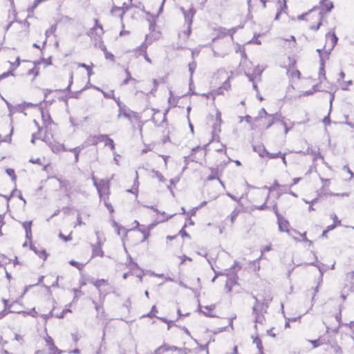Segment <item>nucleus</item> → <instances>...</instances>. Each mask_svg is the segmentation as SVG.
<instances>
[{"label": "nucleus", "instance_id": "1", "mask_svg": "<svg viewBox=\"0 0 354 354\" xmlns=\"http://www.w3.org/2000/svg\"><path fill=\"white\" fill-rule=\"evenodd\" d=\"M241 266L236 261L230 268L225 270V276L227 277L225 283V289L228 292H230L232 287L237 283L239 277L236 272L241 270Z\"/></svg>", "mask_w": 354, "mask_h": 354}, {"label": "nucleus", "instance_id": "2", "mask_svg": "<svg viewBox=\"0 0 354 354\" xmlns=\"http://www.w3.org/2000/svg\"><path fill=\"white\" fill-rule=\"evenodd\" d=\"M252 297L255 300V304L252 308V313L255 317L254 322L256 324H263L265 322L263 313H266L264 312V310L261 309V306H259V301L257 296L253 295ZM254 328L257 331L258 330L257 324L254 325Z\"/></svg>", "mask_w": 354, "mask_h": 354}, {"label": "nucleus", "instance_id": "3", "mask_svg": "<svg viewBox=\"0 0 354 354\" xmlns=\"http://www.w3.org/2000/svg\"><path fill=\"white\" fill-rule=\"evenodd\" d=\"M121 116L128 119L131 122L133 120L138 121L140 116L138 113L131 111L126 105L118 110V118H120Z\"/></svg>", "mask_w": 354, "mask_h": 354}, {"label": "nucleus", "instance_id": "4", "mask_svg": "<svg viewBox=\"0 0 354 354\" xmlns=\"http://www.w3.org/2000/svg\"><path fill=\"white\" fill-rule=\"evenodd\" d=\"M95 187L101 200H102L104 197H109L110 194V183L109 180L101 179L97 185L95 184Z\"/></svg>", "mask_w": 354, "mask_h": 354}, {"label": "nucleus", "instance_id": "5", "mask_svg": "<svg viewBox=\"0 0 354 354\" xmlns=\"http://www.w3.org/2000/svg\"><path fill=\"white\" fill-rule=\"evenodd\" d=\"M106 138V134H100L97 136H89L86 140L82 144L84 148L91 145H97L99 142H103Z\"/></svg>", "mask_w": 354, "mask_h": 354}, {"label": "nucleus", "instance_id": "6", "mask_svg": "<svg viewBox=\"0 0 354 354\" xmlns=\"http://www.w3.org/2000/svg\"><path fill=\"white\" fill-rule=\"evenodd\" d=\"M259 296L262 297L261 300L259 299V306H261V310H264V312L266 313L269 304L272 300V297L270 291H265L263 295L260 294Z\"/></svg>", "mask_w": 354, "mask_h": 354}, {"label": "nucleus", "instance_id": "7", "mask_svg": "<svg viewBox=\"0 0 354 354\" xmlns=\"http://www.w3.org/2000/svg\"><path fill=\"white\" fill-rule=\"evenodd\" d=\"M266 109L264 108H262L259 111L258 116L254 118V123L252 124V130H256L259 129L261 127V124H260V122L264 119V117H266V115H269Z\"/></svg>", "mask_w": 354, "mask_h": 354}, {"label": "nucleus", "instance_id": "8", "mask_svg": "<svg viewBox=\"0 0 354 354\" xmlns=\"http://www.w3.org/2000/svg\"><path fill=\"white\" fill-rule=\"evenodd\" d=\"M230 78H231L230 77H228L227 79L223 82V85L221 87L218 88L216 90H214L209 93V95H212V97L213 98V100L215 99V97L216 95H223L224 90L228 91L230 89V88H231V85L230 83Z\"/></svg>", "mask_w": 354, "mask_h": 354}, {"label": "nucleus", "instance_id": "9", "mask_svg": "<svg viewBox=\"0 0 354 354\" xmlns=\"http://www.w3.org/2000/svg\"><path fill=\"white\" fill-rule=\"evenodd\" d=\"M98 234H99V232H97L96 235L97 236V239H98L97 243L93 244L91 245L92 246V257H102L104 255V252L102 249V243L100 241Z\"/></svg>", "mask_w": 354, "mask_h": 354}, {"label": "nucleus", "instance_id": "10", "mask_svg": "<svg viewBox=\"0 0 354 354\" xmlns=\"http://www.w3.org/2000/svg\"><path fill=\"white\" fill-rule=\"evenodd\" d=\"M183 12L185 17V23L189 26H192L193 18L196 13V10L193 6H192L188 10H185L183 8H180Z\"/></svg>", "mask_w": 354, "mask_h": 354}, {"label": "nucleus", "instance_id": "11", "mask_svg": "<svg viewBox=\"0 0 354 354\" xmlns=\"http://www.w3.org/2000/svg\"><path fill=\"white\" fill-rule=\"evenodd\" d=\"M299 153H301L303 155L310 154L313 157V161L317 160L318 158H321L324 160L323 156L321 155L319 150H314L310 147H308L306 151H299Z\"/></svg>", "mask_w": 354, "mask_h": 354}, {"label": "nucleus", "instance_id": "12", "mask_svg": "<svg viewBox=\"0 0 354 354\" xmlns=\"http://www.w3.org/2000/svg\"><path fill=\"white\" fill-rule=\"evenodd\" d=\"M277 222L281 232H289L290 223L283 216L277 218Z\"/></svg>", "mask_w": 354, "mask_h": 354}, {"label": "nucleus", "instance_id": "13", "mask_svg": "<svg viewBox=\"0 0 354 354\" xmlns=\"http://www.w3.org/2000/svg\"><path fill=\"white\" fill-rule=\"evenodd\" d=\"M196 151H201V155L202 157H204L205 156V151H204V149L203 148H201V147H196L195 148H193L192 149V152L191 153V155L188 157H185V162H186V165L187 164V159L188 158H190L192 161H194V162H198V160L194 156V153L196 152Z\"/></svg>", "mask_w": 354, "mask_h": 354}, {"label": "nucleus", "instance_id": "14", "mask_svg": "<svg viewBox=\"0 0 354 354\" xmlns=\"http://www.w3.org/2000/svg\"><path fill=\"white\" fill-rule=\"evenodd\" d=\"M274 123V118L273 116L270 114L269 115H266V117H264V119L260 122V124H261V127L259 129H268Z\"/></svg>", "mask_w": 354, "mask_h": 354}, {"label": "nucleus", "instance_id": "15", "mask_svg": "<svg viewBox=\"0 0 354 354\" xmlns=\"http://www.w3.org/2000/svg\"><path fill=\"white\" fill-rule=\"evenodd\" d=\"M48 145L54 153H58L62 151H66V149H65L64 145L63 144H60L57 142H50L48 143Z\"/></svg>", "mask_w": 354, "mask_h": 354}, {"label": "nucleus", "instance_id": "16", "mask_svg": "<svg viewBox=\"0 0 354 354\" xmlns=\"http://www.w3.org/2000/svg\"><path fill=\"white\" fill-rule=\"evenodd\" d=\"M41 118H42L44 125L45 128L48 130V129L49 128V126L54 124L52 118L48 113H45L43 111H41Z\"/></svg>", "mask_w": 354, "mask_h": 354}, {"label": "nucleus", "instance_id": "17", "mask_svg": "<svg viewBox=\"0 0 354 354\" xmlns=\"http://www.w3.org/2000/svg\"><path fill=\"white\" fill-rule=\"evenodd\" d=\"M278 3H279V6L277 8V15L274 18L275 20H278L279 19L281 14L283 12H286V10L288 8L287 4H286V0H282V2L281 1V0H278Z\"/></svg>", "mask_w": 354, "mask_h": 354}, {"label": "nucleus", "instance_id": "18", "mask_svg": "<svg viewBox=\"0 0 354 354\" xmlns=\"http://www.w3.org/2000/svg\"><path fill=\"white\" fill-rule=\"evenodd\" d=\"M315 259H316V261L310 263V265L317 267L320 272L321 277H322L324 273L328 269V266L324 263L319 262L317 261V257H315Z\"/></svg>", "mask_w": 354, "mask_h": 354}, {"label": "nucleus", "instance_id": "19", "mask_svg": "<svg viewBox=\"0 0 354 354\" xmlns=\"http://www.w3.org/2000/svg\"><path fill=\"white\" fill-rule=\"evenodd\" d=\"M162 217L158 216L157 219V222L151 223L148 226H147V229H149V231L150 232L158 223L164 222L165 221H167L169 218L172 217V215L169 217H165V212H162L161 213Z\"/></svg>", "mask_w": 354, "mask_h": 354}, {"label": "nucleus", "instance_id": "20", "mask_svg": "<svg viewBox=\"0 0 354 354\" xmlns=\"http://www.w3.org/2000/svg\"><path fill=\"white\" fill-rule=\"evenodd\" d=\"M45 341L46 346L48 347L49 352L57 351L59 350L58 348L55 345L53 339L50 336L46 335L45 337Z\"/></svg>", "mask_w": 354, "mask_h": 354}, {"label": "nucleus", "instance_id": "21", "mask_svg": "<svg viewBox=\"0 0 354 354\" xmlns=\"http://www.w3.org/2000/svg\"><path fill=\"white\" fill-rule=\"evenodd\" d=\"M135 223L137 224L138 230L143 234V239L142 240V242L145 241L150 235V232L149 231V229H147V227L145 226L140 227V224L137 221H136Z\"/></svg>", "mask_w": 354, "mask_h": 354}, {"label": "nucleus", "instance_id": "22", "mask_svg": "<svg viewBox=\"0 0 354 354\" xmlns=\"http://www.w3.org/2000/svg\"><path fill=\"white\" fill-rule=\"evenodd\" d=\"M322 9L330 12L333 8V3L330 0H322L320 2Z\"/></svg>", "mask_w": 354, "mask_h": 354}, {"label": "nucleus", "instance_id": "23", "mask_svg": "<svg viewBox=\"0 0 354 354\" xmlns=\"http://www.w3.org/2000/svg\"><path fill=\"white\" fill-rule=\"evenodd\" d=\"M254 151H256L261 157H265L268 153V151L266 150L264 146L263 145H256L253 147Z\"/></svg>", "mask_w": 354, "mask_h": 354}, {"label": "nucleus", "instance_id": "24", "mask_svg": "<svg viewBox=\"0 0 354 354\" xmlns=\"http://www.w3.org/2000/svg\"><path fill=\"white\" fill-rule=\"evenodd\" d=\"M7 104H8V107L10 110V114H12V113H15V112H23L24 110L26 109L25 104H18L17 106H12L8 102H7Z\"/></svg>", "mask_w": 354, "mask_h": 354}, {"label": "nucleus", "instance_id": "25", "mask_svg": "<svg viewBox=\"0 0 354 354\" xmlns=\"http://www.w3.org/2000/svg\"><path fill=\"white\" fill-rule=\"evenodd\" d=\"M95 26L91 30V34L93 35L94 32H95V34L100 36L103 34V28L102 25L98 24V20L95 19Z\"/></svg>", "mask_w": 354, "mask_h": 354}, {"label": "nucleus", "instance_id": "26", "mask_svg": "<svg viewBox=\"0 0 354 354\" xmlns=\"http://www.w3.org/2000/svg\"><path fill=\"white\" fill-rule=\"evenodd\" d=\"M334 98H335L334 94L331 93L330 94V109H329V113L323 119V122L324 123L325 125H329L330 124V113L331 109H332V103H333V101L334 100Z\"/></svg>", "mask_w": 354, "mask_h": 354}, {"label": "nucleus", "instance_id": "27", "mask_svg": "<svg viewBox=\"0 0 354 354\" xmlns=\"http://www.w3.org/2000/svg\"><path fill=\"white\" fill-rule=\"evenodd\" d=\"M129 9V6L126 3H123V6L122 7H117V6H114L113 7V8L111 9V12L112 13H114L115 11L116 10H122V12L121 14L120 15L121 19H122L123 17V15H124V13Z\"/></svg>", "mask_w": 354, "mask_h": 354}, {"label": "nucleus", "instance_id": "28", "mask_svg": "<svg viewBox=\"0 0 354 354\" xmlns=\"http://www.w3.org/2000/svg\"><path fill=\"white\" fill-rule=\"evenodd\" d=\"M147 45L143 42L140 46L135 49V53L137 56L143 55L147 53Z\"/></svg>", "mask_w": 354, "mask_h": 354}, {"label": "nucleus", "instance_id": "29", "mask_svg": "<svg viewBox=\"0 0 354 354\" xmlns=\"http://www.w3.org/2000/svg\"><path fill=\"white\" fill-rule=\"evenodd\" d=\"M290 187L288 185H281L278 187L277 190V198H279L283 193H287L290 190Z\"/></svg>", "mask_w": 354, "mask_h": 354}, {"label": "nucleus", "instance_id": "30", "mask_svg": "<svg viewBox=\"0 0 354 354\" xmlns=\"http://www.w3.org/2000/svg\"><path fill=\"white\" fill-rule=\"evenodd\" d=\"M31 249L41 259H46L47 254L45 250H38L35 246H31Z\"/></svg>", "mask_w": 354, "mask_h": 354}, {"label": "nucleus", "instance_id": "31", "mask_svg": "<svg viewBox=\"0 0 354 354\" xmlns=\"http://www.w3.org/2000/svg\"><path fill=\"white\" fill-rule=\"evenodd\" d=\"M84 149V146H82V145H80V146H78L77 147H75V148L69 149L70 151H72V152H73L75 153V161L76 162L79 160V154H80V153Z\"/></svg>", "mask_w": 354, "mask_h": 354}, {"label": "nucleus", "instance_id": "32", "mask_svg": "<svg viewBox=\"0 0 354 354\" xmlns=\"http://www.w3.org/2000/svg\"><path fill=\"white\" fill-rule=\"evenodd\" d=\"M252 337L253 338V343H254L257 345V347L258 348L259 351L261 353H262L263 347L262 342L258 336L257 333H256L255 337L253 335Z\"/></svg>", "mask_w": 354, "mask_h": 354}, {"label": "nucleus", "instance_id": "33", "mask_svg": "<svg viewBox=\"0 0 354 354\" xmlns=\"http://www.w3.org/2000/svg\"><path fill=\"white\" fill-rule=\"evenodd\" d=\"M319 79L321 78V77H323L324 79H326V73H325V69H324V60L322 57V55H320V68H319Z\"/></svg>", "mask_w": 354, "mask_h": 354}, {"label": "nucleus", "instance_id": "34", "mask_svg": "<svg viewBox=\"0 0 354 354\" xmlns=\"http://www.w3.org/2000/svg\"><path fill=\"white\" fill-rule=\"evenodd\" d=\"M105 143V146H108L112 151L115 150V144L113 139L110 138L107 135H106V138H104V140L103 141Z\"/></svg>", "mask_w": 354, "mask_h": 354}, {"label": "nucleus", "instance_id": "35", "mask_svg": "<svg viewBox=\"0 0 354 354\" xmlns=\"http://www.w3.org/2000/svg\"><path fill=\"white\" fill-rule=\"evenodd\" d=\"M239 28H241V27L240 26L234 27V28H230L229 30H226L225 28H223L222 31H221V33H223L224 35H230L231 36V37L233 38L234 34L236 32V30H238Z\"/></svg>", "mask_w": 354, "mask_h": 354}, {"label": "nucleus", "instance_id": "36", "mask_svg": "<svg viewBox=\"0 0 354 354\" xmlns=\"http://www.w3.org/2000/svg\"><path fill=\"white\" fill-rule=\"evenodd\" d=\"M211 175L207 177L208 180H212L218 178V171L216 168H211Z\"/></svg>", "mask_w": 354, "mask_h": 354}, {"label": "nucleus", "instance_id": "37", "mask_svg": "<svg viewBox=\"0 0 354 354\" xmlns=\"http://www.w3.org/2000/svg\"><path fill=\"white\" fill-rule=\"evenodd\" d=\"M102 201L104 202L105 207L108 209L109 212L111 214H113L114 212V209H113L112 205L111 204V203L109 201V197L108 196L104 197Z\"/></svg>", "mask_w": 354, "mask_h": 354}, {"label": "nucleus", "instance_id": "38", "mask_svg": "<svg viewBox=\"0 0 354 354\" xmlns=\"http://www.w3.org/2000/svg\"><path fill=\"white\" fill-rule=\"evenodd\" d=\"M157 313H158V309H157L156 306H153L151 311L149 313H147V315H144L142 317H149V318L156 317V315Z\"/></svg>", "mask_w": 354, "mask_h": 354}, {"label": "nucleus", "instance_id": "39", "mask_svg": "<svg viewBox=\"0 0 354 354\" xmlns=\"http://www.w3.org/2000/svg\"><path fill=\"white\" fill-rule=\"evenodd\" d=\"M138 172H136V180L134 181L133 187L132 189H127V192L136 194H138Z\"/></svg>", "mask_w": 354, "mask_h": 354}, {"label": "nucleus", "instance_id": "40", "mask_svg": "<svg viewBox=\"0 0 354 354\" xmlns=\"http://www.w3.org/2000/svg\"><path fill=\"white\" fill-rule=\"evenodd\" d=\"M321 180H322V182H323L324 183L322 188L321 189V194H328V192H327V189L326 188V187L329 185L330 180H329V179H326V178H321Z\"/></svg>", "mask_w": 354, "mask_h": 354}, {"label": "nucleus", "instance_id": "41", "mask_svg": "<svg viewBox=\"0 0 354 354\" xmlns=\"http://www.w3.org/2000/svg\"><path fill=\"white\" fill-rule=\"evenodd\" d=\"M326 37L327 38H330V41H331V43H332V48L336 45L337 42V36L335 35V34L333 32L332 34L330 33H328L326 35Z\"/></svg>", "mask_w": 354, "mask_h": 354}, {"label": "nucleus", "instance_id": "42", "mask_svg": "<svg viewBox=\"0 0 354 354\" xmlns=\"http://www.w3.org/2000/svg\"><path fill=\"white\" fill-rule=\"evenodd\" d=\"M196 68V63L195 61L192 62L189 64V71L190 72L191 76H190V82H192V75L194 74V72Z\"/></svg>", "mask_w": 354, "mask_h": 354}, {"label": "nucleus", "instance_id": "43", "mask_svg": "<svg viewBox=\"0 0 354 354\" xmlns=\"http://www.w3.org/2000/svg\"><path fill=\"white\" fill-rule=\"evenodd\" d=\"M278 187H279V184L277 183V180H275L273 183V185L270 187H268V186H264L263 188L264 189H268L269 191V193L268 194L270 195V193L272 191H277V188Z\"/></svg>", "mask_w": 354, "mask_h": 354}, {"label": "nucleus", "instance_id": "44", "mask_svg": "<svg viewBox=\"0 0 354 354\" xmlns=\"http://www.w3.org/2000/svg\"><path fill=\"white\" fill-rule=\"evenodd\" d=\"M269 199V194L266 196L265 202L260 206L255 207V209L259 210H265L268 209V206L266 205L267 201Z\"/></svg>", "mask_w": 354, "mask_h": 354}, {"label": "nucleus", "instance_id": "45", "mask_svg": "<svg viewBox=\"0 0 354 354\" xmlns=\"http://www.w3.org/2000/svg\"><path fill=\"white\" fill-rule=\"evenodd\" d=\"M73 72H71L70 73L68 86L66 87V88H65L64 90H60V91H62V92L70 91L71 86L73 84Z\"/></svg>", "mask_w": 354, "mask_h": 354}, {"label": "nucleus", "instance_id": "46", "mask_svg": "<svg viewBox=\"0 0 354 354\" xmlns=\"http://www.w3.org/2000/svg\"><path fill=\"white\" fill-rule=\"evenodd\" d=\"M196 350H197V348L195 349L194 351H192V350H191L189 348H180L178 353L180 354H191L193 352L194 353H196Z\"/></svg>", "mask_w": 354, "mask_h": 354}, {"label": "nucleus", "instance_id": "47", "mask_svg": "<svg viewBox=\"0 0 354 354\" xmlns=\"http://www.w3.org/2000/svg\"><path fill=\"white\" fill-rule=\"evenodd\" d=\"M92 283L98 289H100V287L103 285V284H105L106 283V281L105 279H97L95 281H93ZM99 291H100V290H99Z\"/></svg>", "mask_w": 354, "mask_h": 354}, {"label": "nucleus", "instance_id": "48", "mask_svg": "<svg viewBox=\"0 0 354 354\" xmlns=\"http://www.w3.org/2000/svg\"><path fill=\"white\" fill-rule=\"evenodd\" d=\"M166 351H167V348L165 346L162 345L159 346L152 354H162Z\"/></svg>", "mask_w": 354, "mask_h": 354}, {"label": "nucleus", "instance_id": "49", "mask_svg": "<svg viewBox=\"0 0 354 354\" xmlns=\"http://www.w3.org/2000/svg\"><path fill=\"white\" fill-rule=\"evenodd\" d=\"M192 32V28L191 26H187V30H184L183 32L180 34V37L185 36V39H187L189 36L190 35Z\"/></svg>", "mask_w": 354, "mask_h": 354}, {"label": "nucleus", "instance_id": "50", "mask_svg": "<svg viewBox=\"0 0 354 354\" xmlns=\"http://www.w3.org/2000/svg\"><path fill=\"white\" fill-rule=\"evenodd\" d=\"M56 28H57L56 25H53L50 26V28L46 30V31L45 32V35H46V38L48 37L50 35L53 34L55 32Z\"/></svg>", "mask_w": 354, "mask_h": 354}, {"label": "nucleus", "instance_id": "51", "mask_svg": "<svg viewBox=\"0 0 354 354\" xmlns=\"http://www.w3.org/2000/svg\"><path fill=\"white\" fill-rule=\"evenodd\" d=\"M101 93L103 94L104 97L107 99L114 98V91L111 90L109 92H105L104 91H101Z\"/></svg>", "mask_w": 354, "mask_h": 354}, {"label": "nucleus", "instance_id": "52", "mask_svg": "<svg viewBox=\"0 0 354 354\" xmlns=\"http://www.w3.org/2000/svg\"><path fill=\"white\" fill-rule=\"evenodd\" d=\"M239 212H240V211L237 209H235L232 211V212L231 213V214L229 216L230 218L232 223H233L234 221V220L236 218Z\"/></svg>", "mask_w": 354, "mask_h": 354}, {"label": "nucleus", "instance_id": "53", "mask_svg": "<svg viewBox=\"0 0 354 354\" xmlns=\"http://www.w3.org/2000/svg\"><path fill=\"white\" fill-rule=\"evenodd\" d=\"M260 35H254L253 38L248 42L249 44H254L257 45L261 44V41L258 39Z\"/></svg>", "mask_w": 354, "mask_h": 354}, {"label": "nucleus", "instance_id": "54", "mask_svg": "<svg viewBox=\"0 0 354 354\" xmlns=\"http://www.w3.org/2000/svg\"><path fill=\"white\" fill-rule=\"evenodd\" d=\"M113 226L115 227V229L117 230V233L119 235H120L121 231H124L125 230L123 227L119 225V224L116 221H113Z\"/></svg>", "mask_w": 354, "mask_h": 354}, {"label": "nucleus", "instance_id": "55", "mask_svg": "<svg viewBox=\"0 0 354 354\" xmlns=\"http://www.w3.org/2000/svg\"><path fill=\"white\" fill-rule=\"evenodd\" d=\"M154 176L159 180L160 182H165V178L158 171H153Z\"/></svg>", "mask_w": 354, "mask_h": 354}, {"label": "nucleus", "instance_id": "56", "mask_svg": "<svg viewBox=\"0 0 354 354\" xmlns=\"http://www.w3.org/2000/svg\"><path fill=\"white\" fill-rule=\"evenodd\" d=\"M129 266L131 270H133L136 268H138V265L136 263L133 261V259L131 257H129Z\"/></svg>", "mask_w": 354, "mask_h": 354}, {"label": "nucleus", "instance_id": "57", "mask_svg": "<svg viewBox=\"0 0 354 354\" xmlns=\"http://www.w3.org/2000/svg\"><path fill=\"white\" fill-rule=\"evenodd\" d=\"M6 173L8 176H10L12 178V180H16V175H15V170L13 169H6Z\"/></svg>", "mask_w": 354, "mask_h": 354}, {"label": "nucleus", "instance_id": "58", "mask_svg": "<svg viewBox=\"0 0 354 354\" xmlns=\"http://www.w3.org/2000/svg\"><path fill=\"white\" fill-rule=\"evenodd\" d=\"M22 225L26 232L29 231L31 230L32 221H25L22 223Z\"/></svg>", "mask_w": 354, "mask_h": 354}, {"label": "nucleus", "instance_id": "59", "mask_svg": "<svg viewBox=\"0 0 354 354\" xmlns=\"http://www.w3.org/2000/svg\"><path fill=\"white\" fill-rule=\"evenodd\" d=\"M73 291L74 292V299H77L79 297L83 295V292L80 289L74 288L73 289Z\"/></svg>", "mask_w": 354, "mask_h": 354}, {"label": "nucleus", "instance_id": "60", "mask_svg": "<svg viewBox=\"0 0 354 354\" xmlns=\"http://www.w3.org/2000/svg\"><path fill=\"white\" fill-rule=\"evenodd\" d=\"M281 156V152H278V153H272L268 152V153H267L266 156H268L270 159H274V158H280Z\"/></svg>", "mask_w": 354, "mask_h": 354}, {"label": "nucleus", "instance_id": "61", "mask_svg": "<svg viewBox=\"0 0 354 354\" xmlns=\"http://www.w3.org/2000/svg\"><path fill=\"white\" fill-rule=\"evenodd\" d=\"M352 84H353L352 80H349L347 82H343V83L341 85L342 89L344 90V91L348 90V86L351 85Z\"/></svg>", "mask_w": 354, "mask_h": 354}, {"label": "nucleus", "instance_id": "62", "mask_svg": "<svg viewBox=\"0 0 354 354\" xmlns=\"http://www.w3.org/2000/svg\"><path fill=\"white\" fill-rule=\"evenodd\" d=\"M271 115L274 117V122H281V120H283V118L282 117V115H281L280 113H274V114H271Z\"/></svg>", "mask_w": 354, "mask_h": 354}, {"label": "nucleus", "instance_id": "63", "mask_svg": "<svg viewBox=\"0 0 354 354\" xmlns=\"http://www.w3.org/2000/svg\"><path fill=\"white\" fill-rule=\"evenodd\" d=\"M126 73H127V78L123 81V82H122V84H127L129 82V81H130L131 80H133V79L131 77V73H130V72H129L127 69L126 70Z\"/></svg>", "mask_w": 354, "mask_h": 354}, {"label": "nucleus", "instance_id": "64", "mask_svg": "<svg viewBox=\"0 0 354 354\" xmlns=\"http://www.w3.org/2000/svg\"><path fill=\"white\" fill-rule=\"evenodd\" d=\"M330 218L333 220L335 224L337 225H341V221H339L335 214H332L330 215Z\"/></svg>", "mask_w": 354, "mask_h": 354}]
</instances>
